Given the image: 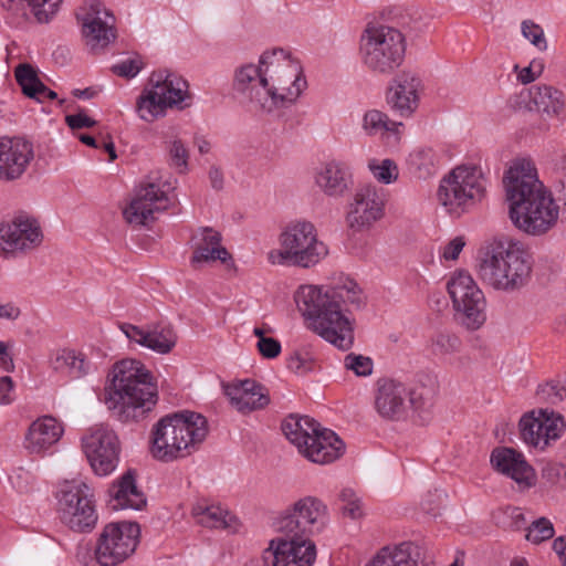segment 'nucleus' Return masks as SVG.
<instances>
[{
    "label": "nucleus",
    "mask_w": 566,
    "mask_h": 566,
    "mask_svg": "<svg viewBox=\"0 0 566 566\" xmlns=\"http://www.w3.org/2000/svg\"><path fill=\"white\" fill-rule=\"evenodd\" d=\"M295 302L314 333L342 350L353 346L355 319L347 306L360 308L365 304L354 280L340 277L327 287L303 285L295 293Z\"/></svg>",
    "instance_id": "obj_1"
},
{
    "label": "nucleus",
    "mask_w": 566,
    "mask_h": 566,
    "mask_svg": "<svg viewBox=\"0 0 566 566\" xmlns=\"http://www.w3.org/2000/svg\"><path fill=\"white\" fill-rule=\"evenodd\" d=\"M503 184L511 220L520 230L539 235L556 223L558 207L537 179L531 160H514L504 175Z\"/></svg>",
    "instance_id": "obj_2"
},
{
    "label": "nucleus",
    "mask_w": 566,
    "mask_h": 566,
    "mask_svg": "<svg viewBox=\"0 0 566 566\" xmlns=\"http://www.w3.org/2000/svg\"><path fill=\"white\" fill-rule=\"evenodd\" d=\"M105 402L120 422L143 419L158 401L155 377L136 359L117 361L107 376Z\"/></svg>",
    "instance_id": "obj_3"
},
{
    "label": "nucleus",
    "mask_w": 566,
    "mask_h": 566,
    "mask_svg": "<svg viewBox=\"0 0 566 566\" xmlns=\"http://www.w3.org/2000/svg\"><path fill=\"white\" fill-rule=\"evenodd\" d=\"M532 266L531 253L518 241L494 238L479 250L478 275L496 291L514 292L523 287L530 279Z\"/></svg>",
    "instance_id": "obj_4"
},
{
    "label": "nucleus",
    "mask_w": 566,
    "mask_h": 566,
    "mask_svg": "<svg viewBox=\"0 0 566 566\" xmlns=\"http://www.w3.org/2000/svg\"><path fill=\"white\" fill-rule=\"evenodd\" d=\"M208 434L203 416L191 411L167 415L159 419L150 433V453L159 461L170 462L197 450Z\"/></svg>",
    "instance_id": "obj_5"
},
{
    "label": "nucleus",
    "mask_w": 566,
    "mask_h": 566,
    "mask_svg": "<svg viewBox=\"0 0 566 566\" xmlns=\"http://www.w3.org/2000/svg\"><path fill=\"white\" fill-rule=\"evenodd\" d=\"M282 430L297 451L314 463L334 462L345 451L344 442L334 431L307 416H289L282 423Z\"/></svg>",
    "instance_id": "obj_6"
},
{
    "label": "nucleus",
    "mask_w": 566,
    "mask_h": 566,
    "mask_svg": "<svg viewBox=\"0 0 566 566\" xmlns=\"http://www.w3.org/2000/svg\"><path fill=\"white\" fill-rule=\"evenodd\" d=\"M189 85L181 76L154 72L136 102L138 116L148 123L164 117L168 108L184 109L191 103Z\"/></svg>",
    "instance_id": "obj_7"
},
{
    "label": "nucleus",
    "mask_w": 566,
    "mask_h": 566,
    "mask_svg": "<svg viewBox=\"0 0 566 566\" xmlns=\"http://www.w3.org/2000/svg\"><path fill=\"white\" fill-rule=\"evenodd\" d=\"M280 248L268 253L271 264H292L311 268L319 263L328 254L327 245L318 239L317 230L312 222H292L279 237Z\"/></svg>",
    "instance_id": "obj_8"
},
{
    "label": "nucleus",
    "mask_w": 566,
    "mask_h": 566,
    "mask_svg": "<svg viewBox=\"0 0 566 566\" xmlns=\"http://www.w3.org/2000/svg\"><path fill=\"white\" fill-rule=\"evenodd\" d=\"M261 65H265L266 96L271 104L264 105L263 112L271 113L287 107L296 102L302 94L306 81L301 75V67L293 62L282 49L264 52L260 56Z\"/></svg>",
    "instance_id": "obj_9"
},
{
    "label": "nucleus",
    "mask_w": 566,
    "mask_h": 566,
    "mask_svg": "<svg viewBox=\"0 0 566 566\" xmlns=\"http://www.w3.org/2000/svg\"><path fill=\"white\" fill-rule=\"evenodd\" d=\"M405 52V36L394 27L369 23L360 36L363 63L375 73H391L402 63Z\"/></svg>",
    "instance_id": "obj_10"
},
{
    "label": "nucleus",
    "mask_w": 566,
    "mask_h": 566,
    "mask_svg": "<svg viewBox=\"0 0 566 566\" xmlns=\"http://www.w3.org/2000/svg\"><path fill=\"white\" fill-rule=\"evenodd\" d=\"M486 187L480 167L458 166L441 179L437 198L449 213L460 216L484 198Z\"/></svg>",
    "instance_id": "obj_11"
},
{
    "label": "nucleus",
    "mask_w": 566,
    "mask_h": 566,
    "mask_svg": "<svg viewBox=\"0 0 566 566\" xmlns=\"http://www.w3.org/2000/svg\"><path fill=\"white\" fill-rule=\"evenodd\" d=\"M454 317L467 331L480 329L486 322V300L470 273L458 271L447 283Z\"/></svg>",
    "instance_id": "obj_12"
},
{
    "label": "nucleus",
    "mask_w": 566,
    "mask_h": 566,
    "mask_svg": "<svg viewBox=\"0 0 566 566\" xmlns=\"http://www.w3.org/2000/svg\"><path fill=\"white\" fill-rule=\"evenodd\" d=\"M329 526L327 505L316 496H304L277 512L272 527L276 531H321Z\"/></svg>",
    "instance_id": "obj_13"
},
{
    "label": "nucleus",
    "mask_w": 566,
    "mask_h": 566,
    "mask_svg": "<svg viewBox=\"0 0 566 566\" xmlns=\"http://www.w3.org/2000/svg\"><path fill=\"white\" fill-rule=\"evenodd\" d=\"M82 449L97 475H108L116 469L120 444L111 426L97 423L90 427L82 437Z\"/></svg>",
    "instance_id": "obj_14"
},
{
    "label": "nucleus",
    "mask_w": 566,
    "mask_h": 566,
    "mask_svg": "<svg viewBox=\"0 0 566 566\" xmlns=\"http://www.w3.org/2000/svg\"><path fill=\"white\" fill-rule=\"evenodd\" d=\"M424 398L422 391L409 389L405 384L384 378L378 380L375 394V409L385 419H400L408 407L415 410L422 408Z\"/></svg>",
    "instance_id": "obj_15"
},
{
    "label": "nucleus",
    "mask_w": 566,
    "mask_h": 566,
    "mask_svg": "<svg viewBox=\"0 0 566 566\" xmlns=\"http://www.w3.org/2000/svg\"><path fill=\"white\" fill-rule=\"evenodd\" d=\"M168 206L167 192L160 184L146 181L134 190L123 214L126 222L133 227L148 226L155 221L156 214L166 210Z\"/></svg>",
    "instance_id": "obj_16"
},
{
    "label": "nucleus",
    "mask_w": 566,
    "mask_h": 566,
    "mask_svg": "<svg viewBox=\"0 0 566 566\" xmlns=\"http://www.w3.org/2000/svg\"><path fill=\"white\" fill-rule=\"evenodd\" d=\"M316 546L303 534H285L270 542L263 558L271 566H313L316 559Z\"/></svg>",
    "instance_id": "obj_17"
},
{
    "label": "nucleus",
    "mask_w": 566,
    "mask_h": 566,
    "mask_svg": "<svg viewBox=\"0 0 566 566\" xmlns=\"http://www.w3.org/2000/svg\"><path fill=\"white\" fill-rule=\"evenodd\" d=\"M518 428L524 443L544 450L560 437L565 422L558 413L539 409L525 413L520 419Z\"/></svg>",
    "instance_id": "obj_18"
},
{
    "label": "nucleus",
    "mask_w": 566,
    "mask_h": 566,
    "mask_svg": "<svg viewBox=\"0 0 566 566\" xmlns=\"http://www.w3.org/2000/svg\"><path fill=\"white\" fill-rule=\"evenodd\" d=\"M85 43L92 49H102L115 39V18L98 0L86 1L77 12Z\"/></svg>",
    "instance_id": "obj_19"
},
{
    "label": "nucleus",
    "mask_w": 566,
    "mask_h": 566,
    "mask_svg": "<svg viewBox=\"0 0 566 566\" xmlns=\"http://www.w3.org/2000/svg\"><path fill=\"white\" fill-rule=\"evenodd\" d=\"M386 193L382 188L373 185L359 187L348 203L346 222L354 230L369 228L384 217Z\"/></svg>",
    "instance_id": "obj_20"
},
{
    "label": "nucleus",
    "mask_w": 566,
    "mask_h": 566,
    "mask_svg": "<svg viewBox=\"0 0 566 566\" xmlns=\"http://www.w3.org/2000/svg\"><path fill=\"white\" fill-rule=\"evenodd\" d=\"M265 65L244 64L234 72L233 91L242 103H248L255 111L263 112L264 105L271 104L266 96Z\"/></svg>",
    "instance_id": "obj_21"
},
{
    "label": "nucleus",
    "mask_w": 566,
    "mask_h": 566,
    "mask_svg": "<svg viewBox=\"0 0 566 566\" xmlns=\"http://www.w3.org/2000/svg\"><path fill=\"white\" fill-rule=\"evenodd\" d=\"M42 233L38 221L27 213H19L0 226V251L12 253L39 245Z\"/></svg>",
    "instance_id": "obj_22"
},
{
    "label": "nucleus",
    "mask_w": 566,
    "mask_h": 566,
    "mask_svg": "<svg viewBox=\"0 0 566 566\" xmlns=\"http://www.w3.org/2000/svg\"><path fill=\"white\" fill-rule=\"evenodd\" d=\"M34 159L31 142L22 137H0V180L20 179Z\"/></svg>",
    "instance_id": "obj_23"
},
{
    "label": "nucleus",
    "mask_w": 566,
    "mask_h": 566,
    "mask_svg": "<svg viewBox=\"0 0 566 566\" xmlns=\"http://www.w3.org/2000/svg\"><path fill=\"white\" fill-rule=\"evenodd\" d=\"M119 329L130 343L157 354H169L177 344V334L170 325L149 323L142 326L122 323Z\"/></svg>",
    "instance_id": "obj_24"
},
{
    "label": "nucleus",
    "mask_w": 566,
    "mask_h": 566,
    "mask_svg": "<svg viewBox=\"0 0 566 566\" xmlns=\"http://www.w3.org/2000/svg\"><path fill=\"white\" fill-rule=\"evenodd\" d=\"M191 264L198 268L201 264H211L217 261L227 269L234 268L231 253L222 245V235L210 227L199 228L192 235Z\"/></svg>",
    "instance_id": "obj_25"
},
{
    "label": "nucleus",
    "mask_w": 566,
    "mask_h": 566,
    "mask_svg": "<svg viewBox=\"0 0 566 566\" xmlns=\"http://www.w3.org/2000/svg\"><path fill=\"white\" fill-rule=\"evenodd\" d=\"M420 77L409 71L397 74L386 94L389 107L402 117L411 116L419 106Z\"/></svg>",
    "instance_id": "obj_26"
},
{
    "label": "nucleus",
    "mask_w": 566,
    "mask_h": 566,
    "mask_svg": "<svg viewBox=\"0 0 566 566\" xmlns=\"http://www.w3.org/2000/svg\"><path fill=\"white\" fill-rule=\"evenodd\" d=\"M139 533H101L95 557L101 566H116L128 558L139 543Z\"/></svg>",
    "instance_id": "obj_27"
},
{
    "label": "nucleus",
    "mask_w": 566,
    "mask_h": 566,
    "mask_svg": "<svg viewBox=\"0 0 566 566\" xmlns=\"http://www.w3.org/2000/svg\"><path fill=\"white\" fill-rule=\"evenodd\" d=\"M428 548L416 542H401L380 548L365 566H427Z\"/></svg>",
    "instance_id": "obj_28"
},
{
    "label": "nucleus",
    "mask_w": 566,
    "mask_h": 566,
    "mask_svg": "<svg viewBox=\"0 0 566 566\" xmlns=\"http://www.w3.org/2000/svg\"><path fill=\"white\" fill-rule=\"evenodd\" d=\"M491 463L497 472L511 478L523 488L535 484L534 469L521 452L512 448L494 449L491 454Z\"/></svg>",
    "instance_id": "obj_29"
},
{
    "label": "nucleus",
    "mask_w": 566,
    "mask_h": 566,
    "mask_svg": "<svg viewBox=\"0 0 566 566\" xmlns=\"http://www.w3.org/2000/svg\"><path fill=\"white\" fill-rule=\"evenodd\" d=\"M314 182L327 197L342 198L352 187V174L348 166L339 160L322 164L315 171Z\"/></svg>",
    "instance_id": "obj_30"
},
{
    "label": "nucleus",
    "mask_w": 566,
    "mask_h": 566,
    "mask_svg": "<svg viewBox=\"0 0 566 566\" xmlns=\"http://www.w3.org/2000/svg\"><path fill=\"white\" fill-rule=\"evenodd\" d=\"M223 389L231 405L243 413L262 409L270 401L264 387L252 379L227 384Z\"/></svg>",
    "instance_id": "obj_31"
},
{
    "label": "nucleus",
    "mask_w": 566,
    "mask_h": 566,
    "mask_svg": "<svg viewBox=\"0 0 566 566\" xmlns=\"http://www.w3.org/2000/svg\"><path fill=\"white\" fill-rule=\"evenodd\" d=\"M62 424L51 416L34 420L28 428L23 446L32 454H41L53 447L63 434Z\"/></svg>",
    "instance_id": "obj_32"
},
{
    "label": "nucleus",
    "mask_w": 566,
    "mask_h": 566,
    "mask_svg": "<svg viewBox=\"0 0 566 566\" xmlns=\"http://www.w3.org/2000/svg\"><path fill=\"white\" fill-rule=\"evenodd\" d=\"M191 517L196 525L203 528L237 530L242 527L240 520L228 509L220 504H210L205 500H200L192 505Z\"/></svg>",
    "instance_id": "obj_33"
},
{
    "label": "nucleus",
    "mask_w": 566,
    "mask_h": 566,
    "mask_svg": "<svg viewBox=\"0 0 566 566\" xmlns=\"http://www.w3.org/2000/svg\"><path fill=\"white\" fill-rule=\"evenodd\" d=\"M108 506L114 510H140L146 505V497L136 484L133 471H127L108 490Z\"/></svg>",
    "instance_id": "obj_34"
},
{
    "label": "nucleus",
    "mask_w": 566,
    "mask_h": 566,
    "mask_svg": "<svg viewBox=\"0 0 566 566\" xmlns=\"http://www.w3.org/2000/svg\"><path fill=\"white\" fill-rule=\"evenodd\" d=\"M360 128L368 137L386 138L388 143H399L403 124L395 122L389 116L376 108L366 111L361 116Z\"/></svg>",
    "instance_id": "obj_35"
},
{
    "label": "nucleus",
    "mask_w": 566,
    "mask_h": 566,
    "mask_svg": "<svg viewBox=\"0 0 566 566\" xmlns=\"http://www.w3.org/2000/svg\"><path fill=\"white\" fill-rule=\"evenodd\" d=\"M50 365L56 373L77 380L86 377L92 371V364L87 356L76 349H57L51 357Z\"/></svg>",
    "instance_id": "obj_36"
},
{
    "label": "nucleus",
    "mask_w": 566,
    "mask_h": 566,
    "mask_svg": "<svg viewBox=\"0 0 566 566\" xmlns=\"http://www.w3.org/2000/svg\"><path fill=\"white\" fill-rule=\"evenodd\" d=\"M62 0H0V6L14 17L29 18L28 9L39 23H48L57 12Z\"/></svg>",
    "instance_id": "obj_37"
},
{
    "label": "nucleus",
    "mask_w": 566,
    "mask_h": 566,
    "mask_svg": "<svg viewBox=\"0 0 566 566\" xmlns=\"http://www.w3.org/2000/svg\"><path fill=\"white\" fill-rule=\"evenodd\" d=\"M60 516L71 518L73 506L92 499L90 486L82 480L64 481L56 493Z\"/></svg>",
    "instance_id": "obj_38"
},
{
    "label": "nucleus",
    "mask_w": 566,
    "mask_h": 566,
    "mask_svg": "<svg viewBox=\"0 0 566 566\" xmlns=\"http://www.w3.org/2000/svg\"><path fill=\"white\" fill-rule=\"evenodd\" d=\"M14 76L23 94L30 98L42 103L57 97L54 91L41 82L36 70L30 64H19L14 70Z\"/></svg>",
    "instance_id": "obj_39"
},
{
    "label": "nucleus",
    "mask_w": 566,
    "mask_h": 566,
    "mask_svg": "<svg viewBox=\"0 0 566 566\" xmlns=\"http://www.w3.org/2000/svg\"><path fill=\"white\" fill-rule=\"evenodd\" d=\"M496 527L510 528L512 531H554V525L546 517L534 520L530 524L517 507L500 511L493 515Z\"/></svg>",
    "instance_id": "obj_40"
},
{
    "label": "nucleus",
    "mask_w": 566,
    "mask_h": 566,
    "mask_svg": "<svg viewBox=\"0 0 566 566\" xmlns=\"http://www.w3.org/2000/svg\"><path fill=\"white\" fill-rule=\"evenodd\" d=\"M530 101L537 112L549 117L558 116L565 107L564 94L548 85H535L530 88Z\"/></svg>",
    "instance_id": "obj_41"
},
{
    "label": "nucleus",
    "mask_w": 566,
    "mask_h": 566,
    "mask_svg": "<svg viewBox=\"0 0 566 566\" xmlns=\"http://www.w3.org/2000/svg\"><path fill=\"white\" fill-rule=\"evenodd\" d=\"M410 168L422 179L432 176L438 168V156L431 148H419L409 155Z\"/></svg>",
    "instance_id": "obj_42"
},
{
    "label": "nucleus",
    "mask_w": 566,
    "mask_h": 566,
    "mask_svg": "<svg viewBox=\"0 0 566 566\" xmlns=\"http://www.w3.org/2000/svg\"><path fill=\"white\" fill-rule=\"evenodd\" d=\"M462 346L460 337L448 329L434 333L428 344L429 350L436 356H449L459 353Z\"/></svg>",
    "instance_id": "obj_43"
},
{
    "label": "nucleus",
    "mask_w": 566,
    "mask_h": 566,
    "mask_svg": "<svg viewBox=\"0 0 566 566\" xmlns=\"http://www.w3.org/2000/svg\"><path fill=\"white\" fill-rule=\"evenodd\" d=\"M71 518L66 516H60L61 521L71 530L74 528H93L97 522V515L92 503V499L82 502L76 507L73 506Z\"/></svg>",
    "instance_id": "obj_44"
},
{
    "label": "nucleus",
    "mask_w": 566,
    "mask_h": 566,
    "mask_svg": "<svg viewBox=\"0 0 566 566\" xmlns=\"http://www.w3.org/2000/svg\"><path fill=\"white\" fill-rule=\"evenodd\" d=\"M368 168L374 178L381 184L389 185L398 179L399 170L396 163L391 159H371L368 163Z\"/></svg>",
    "instance_id": "obj_45"
},
{
    "label": "nucleus",
    "mask_w": 566,
    "mask_h": 566,
    "mask_svg": "<svg viewBox=\"0 0 566 566\" xmlns=\"http://www.w3.org/2000/svg\"><path fill=\"white\" fill-rule=\"evenodd\" d=\"M270 328L254 327L253 334L258 337L256 348L262 357L273 359L281 354V343L271 336H268Z\"/></svg>",
    "instance_id": "obj_46"
},
{
    "label": "nucleus",
    "mask_w": 566,
    "mask_h": 566,
    "mask_svg": "<svg viewBox=\"0 0 566 566\" xmlns=\"http://www.w3.org/2000/svg\"><path fill=\"white\" fill-rule=\"evenodd\" d=\"M167 151L169 156V165L184 174L188 169L189 153L185 144L175 138L167 144Z\"/></svg>",
    "instance_id": "obj_47"
},
{
    "label": "nucleus",
    "mask_w": 566,
    "mask_h": 566,
    "mask_svg": "<svg viewBox=\"0 0 566 566\" xmlns=\"http://www.w3.org/2000/svg\"><path fill=\"white\" fill-rule=\"evenodd\" d=\"M522 35L539 51L547 50V40L543 28L533 20H523L521 23Z\"/></svg>",
    "instance_id": "obj_48"
},
{
    "label": "nucleus",
    "mask_w": 566,
    "mask_h": 566,
    "mask_svg": "<svg viewBox=\"0 0 566 566\" xmlns=\"http://www.w3.org/2000/svg\"><path fill=\"white\" fill-rule=\"evenodd\" d=\"M346 369L352 370L360 377L369 376L373 373V360L369 357L356 354H348L344 359Z\"/></svg>",
    "instance_id": "obj_49"
},
{
    "label": "nucleus",
    "mask_w": 566,
    "mask_h": 566,
    "mask_svg": "<svg viewBox=\"0 0 566 566\" xmlns=\"http://www.w3.org/2000/svg\"><path fill=\"white\" fill-rule=\"evenodd\" d=\"M448 499L443 490L434 489L429 490L421 499V509L432 515H437L438 511L444 505Z\"/></svg>",
    "instance_id": "obj_50"
},
{
    "label": "nucleus",
    "mask_w": 566,
    "mask_h": 566,
    "mask_svg": "<svg viewBox=\"0 0 566 566\" xmlns=\"http://www.w3.org/2000/svg\"><path fill=\"white\" fill-rule=\"evenodd\" d=\"M142 70V62L138 59H127L112 67V71L122 77H134Z\"/></svg>",
    "instance_id": "obj_51"
},
{
    "label": "nucleus",
    "mask_w": 566,
    "mask_h": 566,
    "mask_svg": "<svg viewBox=\"0 0 566 566\" xmlns=\"http://www.w3.org/2000/svg\"><path fill=\"white\" fill-rule=\"evenodd\" d=\"M464 245V239L462 237H457L444 245L441 255L447 261H455L459 258V254L463 250Z\"/></svg>",
    "instance_id": "obj_52"
},
{
    "label": "nucleus",
    "mask_w": 566,
    "mask_h": 566,
    "mask_svg": "<svg viewBox=\"0 0 566 566\" xmlns=\"http://www.w3.org/2000/svg\"><path fill=\"white\" fill-rule=\"evenodd\" d=\"M65 120L69 127L72 129L90 128L96 125V120H94L83 112L73 115H67L65 117Z\"/></svg>",
    "instance_id": "obj_53"
},
{
    "label": "nucleus",
    "mask_w": 566,
    "mask_h": 566,
    "mask_svg": "<svg viewBox=\"0 0 566 566\" xmlns=\"http://www.w3.org/2000/svg\"><path fill=\"white\" fill-rule=\"evenodd\" d=\"M13 381L11 377L3 376L0 378V403L9 405L13 401Z\"/></svg>",
    "instance_id": "obj_54"
},
{
    "label": "nucleus",
    "mask_w": 566,
    "mask_h": 566,
    "mask_svg": "<svg viewBox=\"0 0 566 566\" xmlns=\"http://www.w3.org/2000/svg\"><path fill=\"white\" fill-rule=\"evenodd\" d=\"M8 348L9 346L7 343L0 342V367L4 371H12L14 369V364Z\"/></svg>",
    "instance_id": "obj_55"
},
{
    "label": "nucleus",
    "mask_w": 566,
    "mask_h": 566,
    "mask_svg": "<svg viewBox=\"0 0 566 566\" xmlns=\"http://www.w3.org/2000/svg\"><path fill=\"white\" fill-rule=\"evenodd\" d=\"M307 360L300 353H294L289 360V368L295 373H305L310 369Z\"/></svg>",
    "instance_id": "obj_56"
},
{
    "label": "nucleus",
    "mask_w": 566,
    "mask_h": 566,
    "mask_svg": "<svg viewBox=\"0 0 566 566\" xmlns=\"http://www.w3.org/2000/svg\"><path fill=\"white\" fill-rule=\"evenodd\" d=\"M103 531H140V526L136 522H112L107 524Z\"/></svg>",
    "instance_id": "obj_57"
},
{
    "label": "nucleus",
    "mask_w": 566,
    "mask_h": 566,
    "mask_svg": "<svg viewBox=\"0 0 566 566\" xmlns=\"http://www.w3.org/2000/svg\"><path fill=\"white\" fill-rule=\"evenodd\" d=\"M340 510L344 515L349 516L353 520L361 517L363 509H361L360 497L359 496L357 497V502H355V504L342 505Z\"/></svg>",
    "instance_id": "obj_58"
},
{
    "label": "nucleus",
    "mask_w": 566,
    "mask_h": 566,
    "mask_svg": "<svg viewBox=\"0 0 566 566\" xmlns=\"http://www.w3.org/2000/svg\"><path fill=\"white\" fill-rule=\"evenodd\" d=\"M20 315V308L13 303H0V318L17 319Z\"/></svg>",
    "instance_id": "obj_59"
},
{
    "label": "nucleus",
    "mask_w": 566,
    "mask_h": 566,
    "mask_svg": "<svg viewBox=\"0 0 566 566\" xmlns=\"http://www.w3.org/2000/svg\"><path fill=\"white\" fill-rule=\"evenodd\" d=\"M553 548L558 555L562 566H566V535L557 537L553 543Z\"/></svg>",
    "instance_id": "obj_60"
},
{
    "label": "nucleus",
    "mask_w": 566,
    "mask_h": 566,
    "mask_svg": "<svg viewBox=\"0 0 566 566\" xmlns=\"http://www.w3.org/2000/svg\"><path fill=\"white\" fill-rule=\"evenodd\" d=\"M209 180L213 189L220 190L223 187V174L218 167H210Z\"/></svg>",
    "instance_id": "obj_61"
},
{
    "label": "nucleus",
    "mask_w": 566,
    "mask_h": 566,
    "mask_svg": "<svg viewBox=\"0 0 566 566\" xmlns=\"http://www.w3.org/2000/svg\"><path fill=\"white\" fill-rule=\"evenodd\" d=\"M542 391L544 395H546L547 399H549L552 403H556L563 400V392L562 390H557L555 385L547 384L543 387Z\"/></svg>",
    "instance_id": "obj_62"
},
{
    "label": "nucleus",
    "mask_w": 566,
    "mask_h": 566,
    "mask_svg": "<svg viewBox=\"0 0 566 566\" xmlns=\"http://www.w3.org/2000/svg\"><path fill=\"white\" fill-rule=\"evenodd\" d=\"M358 494L356 491L352 488H344L339 492L338 499L342 503V505L346 504H355L357 502Z\"/></svg>",
    "instance_id": "obj_63"
},
{
    "label": "nucleus",
    "mask_w": 566,
    "mask_h": 566,
    "mask_svg": "<svg viewBox=\"0 0 566 566\" xmlns=\"http://www.w3.org/2000/svg\"><path fill=\"white\" fill-rule=\"evenodd\" d=\"M518 80L523 84H528L537 78V76L533 73L532 69L530 66L523 67L518 73Z\"/></svg>",
    "instance_id": "obj_64"
}]
</instances>
